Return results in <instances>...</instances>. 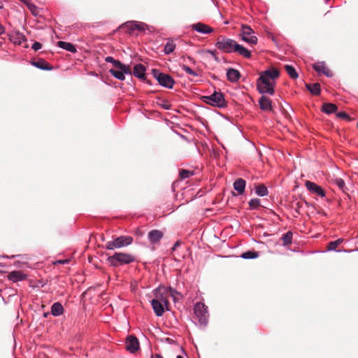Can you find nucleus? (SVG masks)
Wrapping results in <instances>:
<instances>
[{"label": "nucleus", "instance_id": "obj_1", "mask_svg": "<svg viewBox=\"0 0 358 358\" xmlns=\"http://www.w3.org/2000/svg\"><path fill=\"white\" fill-rule=\"evenodd\" d=\"M279 71L276 69H269L260 73L257 80V88L261 94L273 95L275 80L279 77Z\"/></svg>", "mask_w": 358, "mask_h": 358}, {"label": "nucleus", "instance_id": "obj_2", "mask_svg": "<svg viewBox=\"0 0 358 358\" xmlns=\"http://www.w3.org/2000/svg\"><path fill=\"white\" fill-rule=\"evenodd\" d=\"M204 103L215 107L223 108L227 106V102L224 99V94L220 92H215L210 96H202Z\"/></svg>", "mask_w": 358, "mask_h": 358}, {"label": "nucleus", "instance_id": "obj_3", "mask_svg": "<svg viewBox=\"0 0 358 358\" xmlns=\"http://www.w3.org/2000/svg\"><path fill=\"white\" fill-rule=\"evenodd\" d=\"M108 262L113 266L119 265L128 264L135 261V257L132 255L124 252H115L113 256L109 257Z\"/></svg>", "mask_w": 358, "mask_h": 358}, {"label": "nucleus", "instance_id": "obj_4", "mask_svg": "<svg viewBox=\"0 0 358 358\" xmlns=\"http://www.w3.org/2000/svg\"><path fill=\"white\" fill-rule=\"evenodd\" d=\"M194 313L199 323L201 326L206 327L209 317L208 307L203 303H196L194 307Z\"/></svg>", "mask_w": 358, "mask_h": 358}, {"label": "nucleus", "instance_id": "obj_5", "mask_svg": "<svg viewBox=\"0 0 358 358\" xmlns=\"http://www.w3.org/2000/svg\"><path fill=\"white\" fill-rule=\"evenodd\" d=\"M133 242V238L129 236H121L113 241H108L106 244V248L108 250H115L129 245Z\"/></svg>", "mask_w": 358, "mask_h": 358}, {"label": "nucleus", "instance_id": "obj_6", "mask_svg": "<svg viewBox=\"0 0 358 358\" xmlns=\"http://www.w3.org/2000/svg\"><path fill=\"white\" fill-rule=\"evenodd\" d=\"M152 75L161 86L168 89L173 87L175 81L169 75L162 73L157 69L152 70Z\"/></svg>", "mask_w": 358, "mask_h": 358}, {"label": "nucleus", "instance_id": "obj_7", "mask_svg": "<svg viewBox=\"0 0 358 358\" xmlns=\"http://www.w3.org/2000/svg\"><path fill=\"white\" fill-rule=\"evenodd\" d=\"M237 43L231 39L225 37H220L215 43L216 48L224 52L232 53L235 52Z\"/></svg>", "mask_w": 358, "mask_h": 358}, {"label": "nucleus", "instance_id": "obj_8", "mask_svg": "<svg viewBox=\"0 0 358 358\" xmlns=\"http://www.w3.org/2000/svg\"><path fill=\"white\" fill-rule=\"evenodd\" d=\"M241 36L243 41L250 45H255L257 43V38L254 35V31L248 25L242 26Z\"/></svg>", "mask_w": 358, "mask_h": 358}, {"label": "nucleus", "instance_id": "obj_9", "mask_svg": "<svg viewBox=\"0 0 358 358\" xmlns=\"http://www.w3.org/2000/svg\"><path fill=\"white\" fill-rule=\"evenodd\" d=\"M117 69H110V73L116 79L124 80L125 79V74H131L129 68L124 64L116 67Z\"/></svg>", "mask_w": 358, "mask_h": 358}, {"label": "nucleus", "instance_id": "obj_10", "mask_svg": "<svg viewBox=\"0 0 358 358\" xmlns=\"http://www.w3.org/2000/svg\"><path fill=\"white\" fill-rule=\"evenodd\" d=\"M126 349L130 353H135L140 349L139 341L135 336L129 335L127 337Z\"/></svg>", "mask_w": 358, "mask_h": 358}, {"label": "nucleus", "instance_id": "obj_11", "mask_svg": "<svg viewBox=\"0 0 358 358\" xmlns=\"http://www.w3.org/2000/svg\"><path fill=\"white\" fill-rule=\"evenodd\" d=\"M305 186L310 192L314 193L320 197H325V192L320 185H317L316 183L307 180L305 183Z\"/></svg>", "mask_w": 358, "mask_h": 358}, {"label": "nucleus", "instance_id": "obj_12", "mask_svg": "<svg viewBox=\"0 0 358 358\" xmlns=\"http://www.w3.org/2000/svg\"><path fill=\"white\" fill-rule=\"evenodd\" d=\"M313 69L317 71L319 74H324L328 78H331L333 76L331 71L327 68L326 64L324 62H318L313 64Z\"/></svg>", "mask_w": 358, "mask_h": 358}, {"label": "nucleus", "instance_id": "obj_13", "mask_svg": "<svg viewBox=\"0 0 358 358\" xmlns=\"http://www.w3.org/2000/svg\"><path fill=\"white\" fill-rule=\"evenodd\" d=\"M162 231L157 229H152L149 231L148 234V238L150 243L156 244L160 241L163 237Z\"/></svg>", "mask_w": 358, "mask_h": 358}, {"label": "nucleus", "instance_id": "obj_14", "mask_svg": "<svg viewBox=\"0 0 358 358\" xmlns=\"http://www.w3.org/2000/svg\"><path fill=\"white\" fill-rule=\"evenodd\" d=\"M27 275L23 273L21 271H13L8 273V280L13 282L22 281L27 279Z\"/></svg>", "mask_w": 358, "mask_h": 358}, {"label": "nucleus", "instance_id": "obj_15", "mask_svg": "<svg viewBox=\"0 0 358 358\" xmlns=\"http://www.w3.org/2000/svg\"><path fill=\"white\" fill-rule=\"evenodd\" d=\"M151 305L153 308V310L155 313V315L157 317H161L164 313V306H166L164 303H160L157 300L152 299L151 301Z\"/></svg>", "mask_w": 358, "mask_h": 358}, {"label": "nucleus", "instance_id": "obj_16", "mask_svg": "<svg viewBox=\"0 0 358 358\" xmlns=\"http://www.w3.org/2000/svg\"><path fill=\"white\" fill-rule=\"evenodd\" d=\"M271 103V100L265 96H262L259 100L260 108L264 111H271L272 110Z\"/></svg>", "mask_w": 358, "mask_h": 358}, {"label": "nucleus", "instance_id": "obj_17", "mask_svg": "<svg viewBox=\"0 0 358 358\" xmlns=\"http://www.w3.org/2000/svg\"><path fill=\"white\" fill-rule=\"evenodd\" d=\"M192 28L197 32L203 34H210V33L213 32L212 28H210L209 26H208L205 24L201 23V22H198V23L192 24Z\"/></svg>", "mask_w": 358, "mask_h": 358}, {"label": "nucleus", "instance_id": "obj_18", "mask_svg": "<svg viewBox=\"0 0 358 358\" xmlns=\"http://www.w3.org/2000/svg\"><path fill=\"white\" fill-rule=\"evenodd\" d=\"M246 182L243 178H238L233 183L234 189L238 192V195H242L245 189Z\"/></svg>", "mask_w": 358, "mask_h": 358}, {"label": "nucleus", "instance_id": "obj_19", "mask_svg": "<svg viewBox=\"0 0 358 358\" xmlns=\"http://www.w3.org/2000/svg\"><path fill=\"white\" fill-rule=\"evenodd\" d=\"M145 71H146V68L143 64H136L134 67L133 74L135 77H136L138 78L144 79L145 75Z\"/></svg>", "mask_w": 358, "mask_h": 358}, {"label": "nucleus", "instance_id": "obj_20", "mask_svg": "<svg viewBox=\"0 0 358 358\" xmlns=\"http://www.w3.org/2000/svg\"><path fill=\"white\" fill-rule=\"evenodd\" d=\"M240 76V72L235 69L230 68L227 72V79L231 83H236L239 80Z\"/></svg>", "mask_w": 358, "mask_h": 358}, {"label": "nucleus", "instance_id": "obj_21", "mask_svg": "<svg viewBox=\"0 0 358 358\" xmlns=\"http://www.w3.org/2000/svg\"><path fill=\"white\" fill-rule=\"evenodd\" d=\"M154 294L155 296V298L153 299L154 300H157L160 303H164L166 307L168 306L169 304V300L167 296L162 293L160 288H157L154 290Z\"/></svg>", "mask_w": 358, "mask_h": 358}, {"label": "nucleus", "instance_id": "obj_22", "mask_svg": "<svg viewBox=\"0 0 358 358\" xmlns=\"http://www.w3.org/2000/svg\"><path fill=\"white\" fill-rule=\"evenodd\" d=\"M64 313V308L59 302L54 303L51 306V314L55 317L60 316Z\"/></svg>", "mask_w": 358, "mask_h": 358}, {"label": "nucleus", "instance_id": "obj_23", "mask_svg": "<svg viewBox=\"0 0 358 358\" xmlns=\"http://www.w3.org/2000/svg\"><path fill=\"white\" fill-rule=\"evenodd\" d=\"M10 37L13 43L18 45L22 44V42L26 41L25 36L20 31L13 32Z\"/></svg>", "mask_w": 358, "mask_h": 358}, {"label": "nucleus", "instance_id": "obj_24", "mask_svg": "<svg viewBox=\"0 0 358 358\" xmlns=\"http://www.w3.org/2000/svg\"><path fill=\"white\" fill-rule=\"evenodd\" d=\"M235 47L236 48L234 52H237L240 55L247 59L251 57V52L245 47H243V45L237 43Z\"/></svg>", "mask_w": 358, "mask_h": 358}, {"label": "nucleus", "instance_id": "obj_25", "mask_svg": "<svg viewBox=\"0 0 358 358\" xmlns=\"http://www.w3.org/2000/svg\"><path fill=\"white\" fill-rule=\"evenodd\" d=\"M32 65L39 69H41V70H52V66H50L44 59H41L38 61H36V62H33Z\"/></svg>", "mask_w": 358, "mask_h": 358}, {"label": "nucleus", "instance_id": "obj_26", "mask_svg": "<svg viewBox=\"0 0 358 358\" xmlns=\"http://www.w3.org/2000/svg\"><path fill=\"white\" fill-rule=\"evenodd\" d=\"M58 46L60 48H62V49H64L65 50H67L69 52H73L74 53V52H76V47L71 43L65 42V41H59L58 42Z\"/></svg>", "mask_w": 358, "mask_h": 358}, {"label": "nucleus", "instance_id": "obj_27", "mask_svg": "<svg viewBox=\"0 0 358 358\" xmlns=\"http://www.w3.org/2000/svg\"><path fill=\"white\" fill-rule=\"evenodd\" d=\"M306 88L313 95H319L320 94V85L317 83L313 84H306Z\"/></svg>", "mask_w": 358, "mask_h": 358}, {"label": "nucleus", "instance_id": "obj_28", "mask_svg": "<svg viewBox=\"0 0 358 358\" xmlns=\"http://www.w3.org/2000/svg\"><path fill=\"white\" fill-rule=\"evenodd\" d=\"M176 48V44L172 39H169L164 46V52L168 55L172 53Z\"/></svg>", "mask_w": 358, "mask_h": 358}, {"label": "nucleus", "instance_id": "obj_29", "mask_svg": "<svg viewBox=\"0 0 358 358\" xmlns=\"http://www.w3.org/2000/svg\"><path fill=\"white\" fill-rule=\"evenodd\" d=\"M337 109V106L334 103H324L322 106V111L327 114L336 113Z\"/></svg>", "mask_w": 358, "mask_h": 358}, {"label": "nucleus", "instance_id": "obj_30", "mask_svg": "<svg viewBox=\"0 0 358 358\" xmlns=\"http://www.w3.org/2000/svg\"><path fill=\"white\" fill-rule=\"evenodd\" d=\"M255 193L259 196H265L268 194L267 187L263 185H258L255 187Z\"/></svg>", "mask_w": 358, "mask_h": 358}, {"label": "nucleus", "instance_id": "obj_31", "mask_svg": "<svg viewBox=\"0 0 358 358\" xmlns=\"http://www.w3.org/2000/svg\"><path fill=\"white\" fill-rule=\"evenodd\" d=\"M285 69L291 78L296 79L299 77L296 69L292 66L286 64L285 65Z\"/></svg>", "mask_w": 358, "mask_h": 358}, {"label": "nucleus", "instance_id": "obj_32", "mask_svg": "<svg viewBox=\"0 0 358 358\" xmlns=\"http://www.w3.org/2000/svg\"><path fill=\"white\" fill-rule=\"evenodd\" d=\"M22 1L28 7L34 15H39V9L37 6L30 3L29 0H22Z\"/></svg>", "mask_w": 358, "mask_h": 358}, {"label": "nucleus", "instance_id": "obj_33", "mask_svg": "<svg viewBox=\"0 0 358 358\" xmlns=\"http://www.w3.org/2000/svg\"><path fill=\"white\" fill-rule=\"evenodd\" d=\"M343 242V238H338L334 241H331L329 243L327 246V250L329 251H336V248Z\"/></svg>", "mask_w": 358, "mask_h": 358}, {"label": "nucleus", "instance_id": "obj_34", "mask_svg": "<svg viewBox=\"0 0 358 358\" xmlns=\"http://www.w3.org/2000/svg\"><path fill=\"white\" fill-rule=\"evenodd\" d=\"M292 232L289 231H287V233H285V234H283L282 237V240L283 241V245H288L289 244L292 243Z\"/></svg>", "mask_w": 358, "mask_h": 358}, {"label": "nucleus", "instance_id": "obj_35", "mask_svg": "<svg viewBox=\"0 0 358 358\" xmlns=\"http://www.w3.org/2000/svg\"><path fill=\"white\" fill-rule=\"evenodd\" d=\"M259 256V254L257 252L255 251H247L245 252L242 253L241 257L243 259H255Z\"/></svg>", "mask_w": 358, "mask_h": 358}, {"label": "nucleus", "instance_id": "obj_36", "mask_svg": "<svg viewBox=\"0 0 358 358\" xmlns=\"http://www.w3.org/2000/svg\"><path fill=\"white\" fill-rule=\"evenodd\" d=\"M334 183L343 192H345V183L344 180L341 178H336L334 180Z\"/></svg>", "mask_w": 358, "mask_h": 358}, {"label": "nucleus", "instance_id": "obj_37", "mask_svg": "<svg viewBox=\"0 0 358 358\" xmlns=\"http://www.w3.org/2000/svg\"><path fill=\"white\" fill-rule=\"evenodd\" d=\"M249 206L251 209H257L260 206L261 201L259 199H252L249 201Z\"/></svg>", "mask_w": 358, "mask_h": 358}, {"label": "nucleus", "instance_id": "obj_38", "mask_svg": "<svg viewBox=\"0 0 358 358\" xmlns=\"http://www.w3.org/2000/svg\"><path fill=\"white\" fill-rule=\"evenodd\" d=\"M179 173H180V177L182 179H186V178H189L190 176H193L194 171H188L186 169H182Z\"/></svg>", "mask_w": 358, "mask_h": 358}, {"label": "nucleus", "instance_id": "obj_39", "mask_svg": "<svg viewBox=\"0 0 358 358\" xmlns=\"http://www.w3.org/2000/svg\"><path fill=\"white\" fill-rule=\"evenodd\" d=\"M138 22L137 21H130L124 24V26L127 27L129 31L136 30Z\"/></svg>", "mask_w": 358, "mask_h": 358}, {"label": "nucleus", "instance_id": "obj_40", "mask_svg": "<svg viewBox=\"0 0 358 358\" xmlns=\"http://www.w3.org/2000/svg\"><path fill=\"white\" fill-rule=\"evenodd\" d=\"M105 61L107 62V63H111L114 65V66L117 67L118 66H121V64H122L121 62H120L119 60H116L113 57H110V56H108L105 58Z\"/></svg>", "mask_w": 358, "mask_h": 358}, {"label": "nucleus", "instance_id": "obj_41", "mask_svg": "<svg viewBox=\"0 0 358 358\" xmlns=\"http://www.w3.org/2000/svg\"><path fill=\"white\" fill-rule=\"evenodd\" d=\"M182 69L183 71H185L187 74L191 75V76H195V77H196V76H199V74H198L196 71H193V70H192L190 67H189L188 66L182 65Z\"/></svg>", "mask_w": 358, "mask_h": 358}, {"label": "nucleus", "instance_id": "obj_42", "mask_svg": "<svg viewBox=\"0 0 358 358\" xmlns=\"http://www.w3.org/2000/svg\"><path fill=\"white\" fill-rule=\"evenodd\" d=\"M169 292H170L171 296L173 298V301L176 302L178 300L176 296L178 295H180V293L171 287H169Z\"/></svg>", "mask_w": 358, "mask_h": 358}, {"label": "nucleus", "instance_id": "obj_43", "mask_svg": "<svg viewBox=\"0 0 358 358\" xmlns=\"http://www.w3.org/2000/svg\"><path fill=\"white\" fill-rule=\"evenodd\" d=\"M336 116L339 118H341V119H345V120H350V118L348 115V113H346L345 112H338L336 113Z\"/></svg>", "mask_w": 358, "mask_h": 358}, {"label": "nucleus", "instance_id": "obj_44", "mask_svg": "<svg viewBox=\"0 0 358 358\" xmlns=\"http://www.w3.org/2000/svg\"><path fill=\"white\" fill-rule=\"evenodd\" d=\"M146 27H147L146 24H145L143 22H138L136 30L145 31Z\"/></svg>", "mask_w": 358, "mask_h": 358}, {"label": "nucleus", "instance_id": "obj_45", "mask_svg": "<svg viewBox=\"0 0 358 358\" xmlns=\"http://www.w3.org/2000/svg\"><path fill=\"white\" fill-rule=\"evenodd\" d=\"M42 48V45L39 42H34L31 46V48L34 50H38Z\"/></svg>", "mask_w": 358, "mask_h": 358}, {"label": "nucleus", "instance_id": "obj_46", "mask_svg": "<svg viewBox=\"0 0 358 358\" xmlns=\"http://www.w3.org/2000/svg\"><path fill=\"white\" fill-rule=\"evenodd\" d=\"M180 244H181V243H180V241H176V242L174 243V245H173V247H172L171 250H172L173 251L176 250L178 247H180Z\"/></svg>", "mask_w": 358, "mask_h": 358}, {"label": "nucleus", "instance_id": "obj_47", "mask_svg": "<svg viewBox=\"0 0 358 358\" xmlns=\"http://www.w3.org/2000/svg\"><path fill=\"white\" fill-rule=\"evenodd\" d=\"M162 108L166 110H169L171 108V105L168 102H165L162 105Z\"/></svg>", "mask_w": 358, "mask_h": 358}, {"label": "nucleus", "instance_id": "obj_48", "mask_svg": "<svg viewBox=\"0 0 358 358\" xmlns=\"http://www.w3.org/2000/svg\"><path fill=\"white\" fill-rule=\"evenodd\" d=\"M151 358H164L161 355L159 354H155L152 356Z\"/></svg>", "mask_w": 358, "mask_h": 358}, {"label": "nucleus", "instance_id": "obj_49", "mask_svg": "<svg viewBox=\"0 0 358 358\" xmlns=\"http://www.w3.org/2000/svg\"><path fill=\"white\" fill-rule=\"evenodd\" d=\"M5 32V28L0 24V35L3 34Z\"/></svg>", "mask_w": 358, "mask_h": 358}, {"label": "nucleus", "instance_id": "obj_50", "mask_svg": "<svg viewBox=\"0 0 358 358\" xmlns=\"http://www.w3.org/2000/svg\"><path fill=\"white\" fill-rule=\"evenodd\" d=\"M209 52H210L215 57V59H217L214 52L209 50Z\"/></svg>", "mask_w": 358, "mask_h": 358}, {"label": "nucleus", "instance_id": "obj_51", "mask_svg": "<svg viewBox=\"0 0 358 358\" xmlns=\"http://www.w3.org/2000/svg\"><path fill=\"white\" fill-rule=\"evenodd\" d=\"M176 358H183L181 355H178Z\"/></svg>", "mask_w": 358, "mask_h": 358}, {"label": "nucleus", "instance_id": "obj_52", "mask_svg": "<svg viewBox=\"0 0 358 358\" xmlns=\"http://www.w3.org/2000/svg\"><path fill=\"white\" fill-rule=\"evenodd\" d=\"M47 315H48V313H44L45 317H47Z\"/></svg>", "mask_w": 358, "mask_h": 358}, {"label": "nucleus", "instance_id": "obj_53", "mask_svg": "<svg viewBox=\"0 0 358 358\" xmlns=\"http://www.w3.org/2000/svg\"><path fill=\"white\" fill-rule=\"evenodd\" d=\"M2 8H3V6L0 5V9Z\"/></svg>", "mask_w": 358, "mask_h": 358}, {"label": "nucleus", "instance_id": "obj_54", "mask_svg": "<svg viewBox=\"0 0 358 358\" xmlns=\"http://www.w3.org/2000/svg\"><path fill=\"white\" fill-rule=\"evenodd\" d=\"M357 128H358V122H357Z\"/></svg>", "mask_w": 358, "mask_h": 358}]
</instances>
